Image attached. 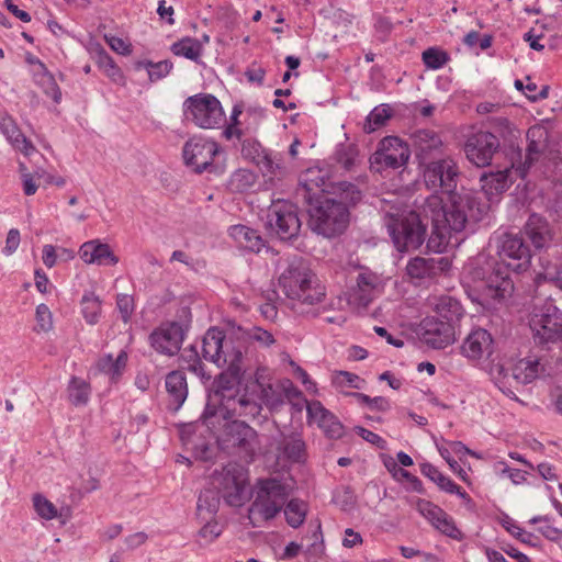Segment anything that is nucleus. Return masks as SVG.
Returning <instances> with one entry per match:
<instances>
[{
	"label": "nucleus",
	"mask_w": 562,
	"mask_h": 562,
	"mask_svg": "<svg viewBox=\"0 0 562 562\" xmlns=\"http://www.w3.org/2000/svg\"><path fill=\"white\" fill-rule=\"evenodd\" d=\"M490 210V203L477 190L461 187L446 196L431 195L424 205L425 217L430 220L431 233L426 243L429 251L441 254L458 235L474 232L475 225Z\"/></svg>",
	"instance_id": "obj_1"
},
{
	"label": "nucleus",
	"mask_w": 562,
	"mask_h": 562,
	"mask_svg": "<svg viewBox=\"0 0 562 562\" xmlns=\"http://www.w3.org/2000/svg\"><path fill=\"white\" fill-rule=\"evenodd\" d=\"M498 258L479 255L467 268L472 281L482 282L484 300L504 304L515 291L512 273L520 274L531 266L532 252L521 232L504 233L497 238Z\"/></svg>",
	"instance_id": "obj_2"
},
{
	"label": "nucleus",
	"mask_w": 562,
	"mask_h": 562,
	"mask_svg": "<svg viewBox=\"0 0 562 562\" xmlns=\"http://www.w3.org/2000/svg\"><path fill=\"white\" fill-rule=\"evenodd\" d=\"M485 126L470 134L463 145L467 159L480 168L502 158L508 161L509 142L517 133L514 123L504 116L490 117Z\"/></svg>",
	"instance_id": "obj_3"
},
{
	"label": "nucleus",
	"mask_w": 562,
	"mask_h": 562,
	"mask_svg": "<svg viewBox=\"0 0 562 562\" xmlns=\"http://www.w3.org/2000/svg\"><path fill=\"white\" fill-rule=\"evenodd\" d=\"M520 232L536 249H544L539 257L537 279H543L562 290V244H552L555 233L551 224L542 215L532 213Z\"/></svg>",
	"instance_id": "obj_4"
},
{
	"label": "nucleus",
	"mask_w": 562,
	"mask_h": 562,
	"mask_svg": "<svg viewBox=\"0 0 562 562\" xmlns=\"http://www.w3.org/2000/svg\"><path fill=\"white\" fill-rule=\"evenodd\" d=\"M233 336L235 335L227 337L223 329L215 326L209 328L202 339V357L216 364L223 360V363L227 364V370L221 373L220 378L228 374L240 386L244 376V342L239 337L234 340Z\"/></svg>",
	"instance_id": "obj_5"
},
{
	"label": "nucleus",
	"mask_w": 562,
	"mask_h": 562,
	"mask_svg": "<svg viewBox=\"0 0 562 562\" xmlns=\"http://www.w3.org/2000/svg\"><path fill=\"white\" fill-rule=\"evenodd\" d=\"M305 192H308V189ZM305 196L307 224L312 232L333 238L347 231L351 215L347 213L346 207H340L334 201H329L326 194L307 193Z\"/></svg>",
	"instance_id": "obj_6"
},
{
	"label": "nucleus",
	"mask_w": 562,
	"mask_h": 562,
	"mask_svg": "<svg viewBox=\"0 0 562 562\" xmlns=\"http://www.w3.org/2000/svg\"><path fill=\"white\" fill-rule=\"evenodd\" d=\"M383 224L394 248L400 252L417 250L427 239V228L430 220L422 212L411 211L406 214L385 213Z\"/></svg>",
	"instance_id": "obj_7"
},
{
	"label": "nucleus",
	"mask_w": 562,
	"mask_h": 562,
	"mask_svg": "<svg viewBox=\"0 0 562 562\" xmlns=\"http://www.w3.org/2000/svg\"><path fill=\"white\" fill-rule=\"evenodd\" d=\"M314 279L316 276L308 261L301 256H293L288 259L286 267L279 277V285L288 299L314 305L325 296L319 286H313Z\"/></svg>",
	"instance_id": "obj_8"
},
{
	"label": "nucleus",
	"mask_w": 562,
	"mask_h": 562,
	"mask_svg": "<svg viewBox=\"0 0 562 562\" xmlns=\"http://www.w3.org/2000/svg\"><path fill=\"white\" fill-rule=\"evenodd\" d=\"M249 389H207V402L203 413L205 420L217 415L223 418L233 416H256L260 413V405L248 394Z\"/></svg>",
	"instance_id": "obj_9"
},
{
	"label": "nucleus",
	"mask_w": 562,
	"mask_h": 562,
	"mask_svg": "<svg viewBox=\"0 0 562 562\" xmlns=\"http://www.w3.org/2000/svg\"><path fill=\"white\" fill-rule=\"evenodd\" d=\"M519 135L520 132L517 128L513 140L509 142L508 161L510 167H515L516 173L520 178H525L530 167L547 151L550 134L543 125L536 124L530 126L526 133L527 146L525 155H522V149L517 143Z\"/></svg>",
	"instance_id": "obj_10"
},
{
	"label": "nucleus",
	"mask_w": 562,
	"mask_h": 562,
	"mask_svg": "<svg viewBox=\"0 0 562 562\" xmlns=\"http://www.w3.org/2000/svg\"><path fill=\"white\" fill-rule=\"evenodd\" d=\"M265 227L271 238L293 244L299 239L302 228L299 206L284 200L273 202L267 211Z\"/></svg>",
	"instance_id": "obj_11"
},
{
	"label": "nucleus",
	"mask_w": 562,
	"mask_h": 562,
	"mask_svg": "<svg viewBox=\"0 0 562 562\" xmlns=\"http://www.w3.org/2000/svg\"><path fill=\"white\" fill-rule=\"evenodd\" d=\"M286 498V486L280 480H259L255 499L249 507V518L263 521L273 519L283 508Z\"/></svg>",
	"instance_id": "obj_12"
},
{
	"label": "nucleus",
	"mask_w": 562,
	"mask_h": 562,
	"mask_svg": "<svg viewBox=\"0 0 562 562\" xmlns=\"http://www.w3.org/2000/svg\"><path fill=\"white\" fill-rule=\"evenodd\" d=\"M530 328L537 346L544 347L562 339V310L557 306L554 299L548 297L535 310Z\"/></svg>",
	"instance_id": "obj_13"
},
{
	"label": "nucleus",
	"mask_w": 562,
	"mask_h": 562,
	"mask_svg": "<svg viewBox=\"0 0 562 562\" xmlns=\"http://www.w3.org/2000/svg\"><path fill=\"white\" fill-rule=\"evenodd\" d=\"M213 484L229 506L239 507L248 498V471L237 462H229L220 472H215Z\"/></svg>",
	"instance_id": "obj_14"
},
{
	"label": "nucleus",
	"mask_w": 562,
	"mask_h": 562,
	"mask_svg": "<svg viewBox=\"0 0 562 562\" xmlns=\"http://www.w3.org/2000/svg\"><path fill=\"white\" fill-rule=\"evenodd\" d=\"M183 115L201 128H217L225 122L220 100L211 93H198L183 102Z\"/></svg>",
	"instance_id": "obj_15"
},
{
	"label": "nucleus",
	"mask_w": 562,
	"mask_h": 562,
	"mask_svg": "<svg viewBox=\"0 0 562 562\" xmlns=\"http://www.w3.org/2000/svg\"><path fill=\"white\" fill-rule=\"evenodd\" d=\"M409 144L395 135H389L378 143L375 151L370 156V168L376 172L404 167L411 157Z\"/></svg>",
	"instance_id": "obj_16"
},
{
	"label": "nucleus",
	"mask_w": 562,
	"mask_h": 562,
	"mask_svg": "<svg viewBox=\"0 0 562 562\" xmlns=\"http://www.w3.org/2000/svg\"><path fill=\"white\" fill-rule=\"evenodd\" d=\"M257 432L241 420H232L225 424L222 434L217 437L218 447L228 453L243 454L252 459L256 452Z\"/></svg>",
	"instance_id": "obj_17"
},
{
	"label": "nucleus",
	"mask_w": 562,
	"mask_h": 562,
	"mask_svg": "<svg viewBox=\"0 0 562 562\" xmlns=\"http://www.w3.org/2000/svg\"><path fill=\"white\" fill-rule=\"evenodd\" d=\"M424 166V181L428 189L440 192L442 196L457 190L460 171L452 159L428 161Z\"/></svg>",
	"instance_id": "obj_18"
},
{
	"label": "nucleus",
	"mask_w": 562,
	"mask_h": 562,
	"mask_svg": "<svg viewBox=\"0 0 562 562\" xmlns=\"http://www.w3.org/2000/svg\"><path fill=\"white\" fill-rule=\"evenodd\" d=\"M218 151L220 146L216 142L201 136H193L184 143L182 157L187 167L201 175L213 168V159Z\"/></svg>",
	"instance_id": "obj_19"
},
{
	"label": "nucleus",
	"mask_w": 562,
	"mask_h": 562,
	"mask_svg": "<svg viewBox=\"0 0 562 562\" xmlns=\"http://www.w3.org/2000/svg\"><path fill=\"white\" fill-rule=\"evenodd\" d=\"M451 268V260L448 257H414L406 266V273L414 284L424 285L434 282L441 274L447 273Z\"/></svg>",
	"instance_id": "obj_20"
},
{
	"label": "nucleus",
	"mask_w": 562,
	"mask_h": 562,
	"mask_svg": "<svg viewBox=\"0 0 562 562\" xmlns=\"http://www.w3.org/2000/svg\"><path fill=\"white\" fill-rule=\"evenodd\" d=\"M416 333L419 339L432 349H443L456 339V329L452 325H447L435 316L425 317Z\"/></svg>",
	"instance_id": "obj_21"
},
{
	"label": "nucleus",
	"mask_w": 562,
	"mask_h": 562,
	"mask_svg": "<svg viewBox=\"0 0 562 562\" xmlns=\"http://www.w3.org/2000/svg\"><path fill=\"white\" fill-rule=\"evenodd\" d=\"M416 509L442 535L454 540H461L463 538V535L457 527L454 519L438 505L430 501L418 498L416 502Z\"/></svg>",
	"instance_id": "obj_22"
},
{
	"label": "nucleus",
	"mask_w": 562,
	"mask_h": 562,
	"mask_svg": "<svg viewBox=\"0 0 562 562\" xmlns=\"http://www.w3.org/2000/svg\"><path fill=\"white\" fill-rule=\"evenodd\" d=\"M496 350L493 335L485 328H473L463 339L460 352L469 360L491 359Z\"/></svg>",
	"instance_id": "obj_23"
},
{
	"label": "nucleus",
	"mask_w": 562,
	"mask_h": 562,
	"mask_svg": "<svg viewBox=\"0 0 562 562\" xmlns=\"http://www.w3.org/2000/svg\"><path fill=\"white\" fill-rule=\"evenodd\" d=\"M183 338L184 329L177 322H171L159 330H154L149 336L153 348L168 356H173L180 350Z\"/></svg>",
	"instance_id": "obj_24"
},
{
	"label": "nucleus",
	"mask_w": 562,
	"mask_h": 562,
	"mask_svg": "<svg viewBox=\"0 0 562 562\" xmlns=\"http://www.w3.org/2000/svg\"><path fill=\"white\" fill-rule=\"evenodd\" d=\"M411 140L409 148L420 166L430 161L442 147L440 135L432 130H417L411 134Z\"/></svg>",
	"instance_id": "obj_25"
},
{
	"label": "nucleus",
	"mask_w": 562,
	"mask_h": 562,
	"mask_svg": "<svg viewBox=\"0 0 562 562\" xmlns=\"http://www.w3.org/2000/svg\"><path fill=\"white\" fill-rule=\"evenodd\" d=\"M306 405L307 417L310 422L316 423L323 429L326 437L330 439H340L345 434V427L340 420L319 402L303 401Z\"/></svg>",
	"instance_id": "obj_26"
},
{
	"label": "nucleus",
	"mask_w": 562,
	"mask_h": 562,
	"mask_svg": "<svg viewBox=\"0 0 562 562\" xmlns=\"http://www.w3.org/2000/svg\"><path fill=\"white\" fill-rule=\"evenodd\" d=\"M364 194L353 182L340 180L333 182L328 189V200L334 201L340 207H346L347 213L356 210L362 202Z\"/></svg>",
	"instance_id": "obj_27"
},
{
	"label": "nucleus",
	"mask_w": 562,
	"mask_h": 562,
	"mask_svg": "<svg viewBox=\"0 0 562 562\" xmlns=\"http://www.w3.org/2000/svg\"><path fill=\"white\" fill-rule=\"evenodd\" d=\"M512 169L515 167H510V162L507 161L503 169H498L497 171L483 172L480 177L481 190L484 194L485 201L487 203L491 202L494 195L502 194L513 183L512 178Z\"/></svg>",
	"instance_id": "obj_28"
},
{
	"label": "nucleus",
	"mask_w": 562,
	"mask_h": 562,
	"mask_svg": "<svg viewBox=\"0 0 562 562\" xmlns=\"http://www.w3.org/2000/svg\"><path fill=\"white\" fill-rule=\"evenodd\" d=\"M547 367L537 357H526L510 363V375L516 383L529 384L547 375Z\"/></svg>",
	"instance_id": "obj_29"
},
{
	"label": "nucleus",
	"mask_w": 562,
	"mask_h": 562,
	"mask_svg": "<svg viewBox=\"0 0 562 562\" xmlns=\"http://www.w3.org/2000/svg\"><path fill=\"white\" fill-rule=\"evenodd\" d=\"M79 256L88 265L115 266L119 262V257L110 245L100 239L83 243L79 248Z\"/></svg>",
	"instance_id": "obj_30"
},
{
	"label": "nucleus",
	"mask_w": 562,
	"mask_h": 562,
	"mask_svg": "<svg viewBox=\"0 0 562 562\" xmlns=\"http://www.w3.org/2000/svg\"><path fill=\"white\" fill-rule=\"evenodd\" d=\"M334 181L330 179L327 171L321 168H308L303 173V181L301 188L297 189L296 195L301 196L305 203V190L308 189L310 194H326L328 195L329 186Z\"/></svg>",
	"instance_id": "obj_31"
},
{
	"label": "nucleus",
	"mask_w": 562,
	"mask_h": 562,
	"mask_svg": "<svg viewBox=\"0 0 562 562\" xmlns=\"http://www.w3.org/2000/svg\"><path fill=\"white\" fill-rule=\"evenodd\" d=\"M91 58L98 68L114 83L125 86L126 79L122 69L116 65L114 59L109 55L105 48L97 43L90 48Z\"/></svg>",
	"instance_id": "obj_32"
},
{
	"label": "nucleus",
	"mask_w": 562,
	"mask_h": 562,
	"mask_svg": "<svg viewBox=\"0 0 562 562\" xmlns=\"http://www.w3.org/2000/svg\"><path fill=\"white\" fill-rule=\"evenodd\" d=\"M435 313L436 318H439L447 325H452V328L456 329L464 317L465 311L459 300L449 295H443L438 300Z\"/></svg>",
	"instance_id": "obj_33"
},
{
	"label": "nucleus",
	"mask_w": 562,
	"mask_h": 562,
	"mask_svg": "<svg viewBox=\"0 0 562 562\" xmlns=\"http://www.w3.org/2000/svg\"><path fill=\"white\" fill-rule=\"evenodd\" d=\"M229 235L241 248L256 254L266 247L267 244L257 229L243 224L231 226Z\"/></svg>",
	"instance_id": "obj_34"
},
{
	"label": "nucleus",
	"mask_w": 562,
	"mask_h": 562,
	"mask_svg": "<svg viewBox=\"0 0 562 562\" xmlns=\"http://www.w3.org/2000/svg\"><path fill=\"white\" fill-rule=\"evenodd\" d=\"M127 360V352L121 350L115 358L111 353L102 356L97 362V368L109 376L112 384H117L126 370Z\"/></svg>",
	"instance_id": "obj_35"
},
{
	"label": "nucleus",
	"mask_w": 562,
	"mask_h": 562,
	"mask_svg": "<svg viewBox=\"0 0 562 562\" xmlns=\"http://www.w3.org/2000/svg\"><path fill=\"white\" fill-rule=\"evenodd\" d=\"M0 130L14 149L21 151L25 156L35 151V147L32 142L26 138L11 117L2 119L0 122Z\"/></svg>",
	"instance_id": "obj_36"
},
{
	"label": "nucleus",
	"mask_w": 562,
	"mask_h": 562,
	"mask_svg": "<svg viewBox=\"0 0 562 562\" xmlns=\"http://www.w3.org/2000/svg\"><path fill=\"white\" fill-rule=\"evenodd\" d=\"M261 158L257 161L256 166L259 168L263 177L269 179H282L286 175V167L283 164V157L280 153H273L267 149Z\"/></svg>",
	"instance_id": "obj_37"
},
{
	"label": "nucleus",
	"mask_w": 562,
	"mask_h": 562,
	"mask_svg": "<svg viewBox=\"0 0 562 562\" xmlns=\"http://www.w3.org/2000/svg\"><path fill=\"white\" fill-rule=\"evenodd\" d=\"M33 82L42 89L43 93L50 98L54 103L59 104L61 102L63 93L56 82L54 75L48 68H43L41 71H32Z\"/></svg>",
	"instance_id": "obj_38"
},
{
	"label": "nucleus",
	"mask_w": 562,
	"mask_h": 562,
	"mask_svg": "<svg viewBox=\"0 0 562 562\" xmlns=\"http://www.w3.org/2000/svg\"><path fill=\"white\" fill-rule=\"evenodd\" d=\"M80 312L89 325L99 323L102 313V300L94 293V291L86 290L80 300Z\"/></svg>",
	"instance_id": "obj_39"
},
{
	"label": "nucleus",
	"mask_w": 562,
	"mask_h": 562,
	"mask_svg": "<svg viewBox=\"0 0 562 562\" xmlns=\"http://www.w3.org/2000/svg\"><path fill=\"white\" fill-rule=\"evenodd\" d=\"M375 277L369 273H359L357 286L352 289L351 299L360 306L367 307L372 301V292L375 288Z\"/></svg>",
	"instance_id": "obj_40"
},
{
	"label": "nucleus",
	"mask_w": 562,
	"mask_h": 562,
	"mask_svg": "<svg viewBox=\"0 0 562 562\" xmlns=\"http://www.w3.org/2000/svg\"><path fill=\"white\" fill-rule=\"evenodd\" d=\"M170 49L176 56H182L195 63L200 61L203 52L202 43L198 38L190 36L177 41L171 45Z\"/></svg>",
	"instance_id": "obj_41"
},
{
	"label": "nucleus",
	"mask_w": 562,
	"mask_h": 562,
	"mask_svg": "<svg viewBox=\"0 0 562 562\" xmlns=\"http://www.w3.org/2000/svg\"><path fill=\"white\" fill-rule=\"evenodd\" d=\"M133 68L136 71L142 69H146L148 74V79L150 82H156L165 77H167L173 68V64L166 59L160 60L158 63H154L149 59L137 60L133 64Z\"/></svg>",
	"instance_id": "obj_42"
},
{
	"label": "nucleus",
	"mask_w": 562,
	"mask_h": 562,
	"mask_svg": "<svg viewBox=\"0 0 562 562\" xmlns=\"http://www.w3.org/2000/svg\"><path fill=\"white\" fill-rule=\"evenodd\" d=\"M359 156L358 146L353 143L337 144L331 159L341 166L346 171L352 170Z\"/></svg>",
	"instance_id": "obj_43"
},
{
	"label": "nucleus",
	"mask_w": 562,
	"mask_h": 562,
	"mask_svg": "<svg viewBox=\"0 0 562 562\" xmlns=\"http://www.w3.org/2000/svg\"><path fill=\"white\" fill-rule=\"evenodd\" d=\"M392 116L393 111L389 104L383 103L375 106L366 117L363 132L367 134L375 132L383 127Z\"/></svg>",
	"instance_id": "obj_44"
},
{
	"label": "nucleus",
	"mask_w": 562,
	"mask_h": 562,
	"mask_svg": "<svg viewBox=\"0 0 562 562\" xmlns=\"http://www.w3.org/2000/svg\"><path fill=\"white\" fill-rule=\"evenodd\" d=\"M384 465L396 481L406 480L409 484L408 488L411 491L419 494L425 493L423 482L417 476L413 475L412 473L400 467L398 463L394 461L392 458L385 460Z\"/></svg>",
	"instance_id": "obj_45"
},
{
	"label": "nucleus",
	"mask_w": 562,
	"mask_h": 562,
	"mask_svg": "<svg viewBox=\"0 0 562 562\" xmlns=\"http://www.w3.org/2000/svg\"><path fill=\"white\" fill-rule=\"evenodd\" d=\"M221 494L215 488H204L200 492L196 503V509L200 516H202L203 512L213 516L216 514Z\"/></svg>",
	"instance_id": "obj_46"
},
{
	"label": "nucleus",
	"mask_w": 562,
	"mask_h": 562,
	"mask_svg": "<svg viewBox=\"0 0 562 562\" xmlns=\"http://www.w3.org/2000/svg\"><path fill=\"white\" fill-rule=\"evenodd\" d=\"M307 514V505L297 498L288 502L284 507L286 522L292 528H299L305 520Z\"/></svg>",
	"instance_id": "obj_47"
},
{
	"label": "nucleus",
	"mask_w": 562,
	"mask_h": 562,
	"mask_svg": "<svg viewBox=\"0 0 562 562\" xmlns=\"http://www.w3.org/2000/svg\"><path fill=\"white\" fill-rule=\"evenodd\" d=\"M258 176L249 169H237L231 177V184L237 192L250 190L257 182Z\"/></svg>",
	"instance_id": "obj_48"
},
{
	"label": "nucleus",
	"mask_w": 562,
	"mask_h": 562,
	"mask_svg": "<svg viewBox=\"0 0 562 562\" xmlns=\"http://www.w3.org/2000/svg\"><path fill=\"white\" fill-rule=\"evenodd\" d=\"M422 60L428 69L436 70L442 68L450 60V56L442 48L429 47L423 52Z\"/></svg>",
	"instance_id": "obj_49"
},
{
	"label": "nucleus",
	"mask_w": 562,
	"mask_h": 562,
	"mask_svg": "<svg viewBox=\"0 0 562 562\" xmlns=\"http://www.w3.org/2000/svg\"><path fill=\"white\" fill-rule=\"evenodd\" d=\"M420 472L443 492H447L449 487H453V481L429 462L420 464Z\"/></svg>",
	"instance_id": "obj_50"
},
{
	"label": "nucleus",
	"mask_w": 562,
	"mask_h": 562,
	"mask_svg": "<svg viewBox=\"0 0 562 562\" xmlns=\"http://www.w3.org/2000/svg\"><path fill=\"white\" fill-rule=\"evenodd\" d=\"M267 149L268 148L263 147L262 144L254 137L241 139V157L254 165L257 164L261 158L260 156L263 155Z\"/></svg>",
	"instance_id": "obj_51"
},
{
	"label": "nucleus",
	"mask_w": 562,
	"mask_h": 562,
	"mask_svg": "<svg viewBox=\"0 0 562 562\" xmlns=\"http://www.w3.org/2000/svg\"><path fill=\"white\" fill-rule=\"evenodd\" d=\"M234 335L236 336V338L239 337L244 344L246 342V336L247 338L259 341L267 347L276 342L273 335L270 331L262 329L260 327H254L251 333L245 331L241 327H238L237 330L234 331ZM246 347L244 346V349Z\"/></svg>",
	"instance_id": "obj_52"
},
{
	"label": "nucleus",
	"mask_w": 562,
	"mask_h": 562,
	"mask_svg": "<svg viewBox=\"0 0 562 562\" xmlns=\"http://www.w3.org/2000/svg\"><path fill=\"white\" fill-rule=\"evenodd\" d=\"M357 398L358 403L371 411L384 412L390 407L389 401L383 396L370 397L362 393H346Z\"/></svg>",
	"instance_id": "obj_53"
},
{
	"label": "nucleus",
	"mask_w": 562,
	"mask_h": 562,
	"mask_svg": "<svg viewBox=\"0 0 562 562\" xmlns=\"http://www.w3.org/2000/svg\"><path fill=\"white\" fill-rule=\"evenodd\" d=\"M305 443L302 439L292 438L284 443L283 453L292 462H301L304 459Z\"/></svg>",
	"instance_id": "obj_54"
},
{
	"label": "nucleus",
	"mask_w": 562,
	"mask_h": 562,
	"mask_svg": "<svg viewBox=\"0 0 562 562\" xmlns=\"http://www.w3.org/2000/svg\"><path fill=\"white\" fill-rule=\"evenodd\" d=\"M35 512L44 519L50 520L57 516V509L52 502L41 494L33 496Z\"/></svg>",
	"instance_id": "obj_55"
},
{
	"label": "nucleus",
	"mask_w": 562,
	"mask_h": 562,
	"mask_svg": "<svg viewBox=\"0 0 562 562\" xmlns=\"http://www.w3.org/2000/svg\"><path fill=\"white\" fill-rule=\"evenodd\" d=\"M116 307L121 314V319L127 324L131 321L135 308L133 296L128 294H117Z\"/></svg>",
	"instance_id": "obj_56"
},
{
	"label": "nucleus",
	"mask_w": 562,
	"mask_h": 562,
	"mask_svg": "<svg viewBox=\"0 0 562 562\" xmlns=\"http://www.w3.org/2000/svg\"><path fill=\"white\" fill-rule=\"evenodd\" d=\"M168 393L167 408L177 413L188 397V389H166Z\"/></svg>",
	"instance_id": "obj_57"
},
{
	"label": "nucleus",
	"mask_w": 562,
	"mask_h": 562,
	"mask_svg": "<svg viewBox=\"0 0 562 562\" xmlns=\"http://www.w3.org/2000/svg\"><path fill=\"white\" fill-rule=\"evenodd\" d=\"M35 317L38 329L42 331H48L53 328V316L48 306L44 303L36 306Z\"/></svg>",
	"instance_id": "obj_58"
},
{
	"label": "nucleus",
	"mask_w": 562,
	"mask_h": 562,
	"mask_svg": "<svg viewBox=\"0 0 562 562\" xmlns=\"http://www.w3.org/2000/svg\"><path fill=\"white\" fill-rule=\"evenodd\" d=\"M439 454L449 464V468L456 473L463 482H468V473L460 467V464L451 457V451L447 447L438 446Z\"/></svg>",
	"instance_id": "obj_59"
},
{
	"label": "nucleus",
	"mask_w": 562,
	"mask_h": 562,
	"mask_svg": "<svg viewBox=\"0 0 562 562\" xmlns=\"http://www.w3.org/2000/svg\"><path fill=\"white\" fill-rule=\"evenodd\" d=\"M490 375L497 385L498 383H506L509 381L510 375V363L508 366L504 363H492L490 368Z\"/></svg>",
	"instance_id": "obj_60"
},
{
	"label": "nucleus",
	"mask_w": 562,
	"mask_h": 562,
	"mask_svg": "<svg viewBox=\"0 0 562 562\" xmlns=\"http://www.w3.org/2000/svg\"><path fill=\"white\" fill-rule=\"evenodd\" d=\"M108 45L115 53L127 56L132 53V44L117 36H104Z\"/></svg>",
	"instance_id": "obj_61"
},
{
	"label": "nucleus",
	"mask_w": 562,
	"mask_h": 562,
	"mask_svg": "<svg viewBox=\"0 0 562 562\" xmlns=\"http://www.w3.org/2000/svg\"><path fill=\"white\" fill-rule=\"evenodd\" d=\"M334 501L342 510H349L356 503V497L349 487H345L342 492L335 495Z\"/></svg>",
	"instance_id": "obj_62"
},
{
	"label": "nucleus",
	"mask_w": 562,
	"mask_h": 562,
	"mask_svg": "<svg viewBox=\"0 0 562 562\" xmlns=\"http://www.w3.org/2000/svg\"><path fill=\"white\" fill-rule=\"evenodd\" d=\"M355 430L363 440L376 446L380 449L384 448L385 440L378 434L361 426H357Z\"/></svg>",
	"instance_id": "obj_63"
},
{
	"label": "nucleus",
	"mask_w": 562,
	"mask_h": 562,
	"mask_svg": "<svg viewBox=\"0 0 562 562\" xmlns=\"http://www.w3.org/2000/svg\"><path fill=\"white\" fill-rule=\"evenodd\" d=\"M375 31L382 35L380 38L382 42H385L391 32L394 29V24L387 16H379L374 23Z\"/></svg>",
	"instance_id": "obj_64"
}]
</instances>
